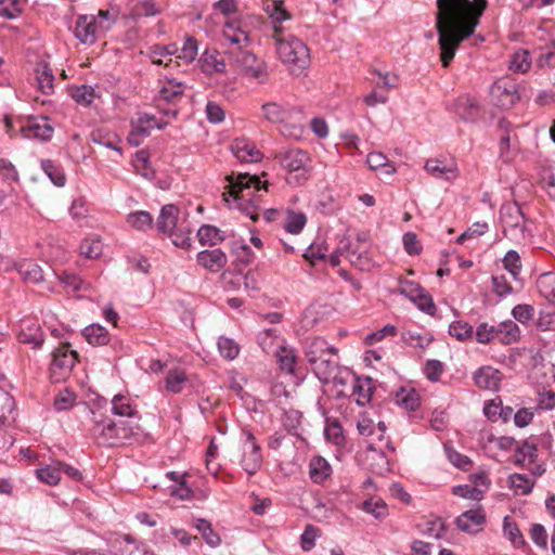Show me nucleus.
<instances>
[{
	"label": "nucleus",
	"instance_id": "nucleus-1",
	"mask_svg": "<svg viewBox=\"0 0 555 555\" xmlns=\"http://www.w3.org/2000/svg\"><path fill=\"white\" fill-rule=\"evenodd\" d=\"M436 28L440 60L448 67L460 44L473 36L488 8V0H437Z\"/></svg>",
	"mask_w": 555,
	"mask_h": 555
},
{
	"label": "nucleus",
	"instance_id": "nucleus-2",
	"mask_svg": "<svg viewBox=\"0 0 555 555\" xmlns=\"http://www.w3.org/2000/svg\"><path fill=\"white\" fill-rule=\"evenodd\" d=\"M223 38L229 42L225 54L229 64L242 76L264 83L268 79L267 64L247 50L250 37L242 29L238 21H228L223 26Z\"/></svg>",
	"mask_w": 555,
	"mask_h": 555
},
{
	"label": "nucleus",
	"instance_id": "nucleus-3",
	"mask_svg": "<svg viewBox=\"0 0 555 555\" xmlns=\"http://www.w3.org/2000/svg\"><path fill=\"white\" fill-rule=\"evenodd\" d=\"M92 415V425L89 434L100 447L115 448L125 444L140 443L146 439V434L140 423L134 420H112L95 412L83 404Z\"/></svg>",
	"mask_w": 555,
	"mask_h": 555
},
{
	"label": "nucleus",
	"instance_id": "nucleus-4",
	"mask_svg": "<svg viewBox=\"0 0 555 555\" xmlns=\"http://www.w3.org/2000/svg\"><path fill=\"white\" fill-rule=\"evenodd\" d=\"M228 180V192L223 193V199L230 203L229 197H231L235 207L246 214L253 221H257L261 209V192H267V184L261 182L258 177L248 173L238 175L236 178L231 176Z\"/></svg>",
	"mask_w": 555,
	"mask_h": 555
},
{
	"label": "nucleus",
	"instance_id": "nucleus-5",
	"mask_svg": "<svg viewBox=\"0 0 555 555\" xmlns=\"http://www.w3.org/2000/svg\"><path fill=\"white\" fill-rule=\"evenodd\" d=\"M262 117L281 126V133L288 138L299 139L304 133L305 114L300 106L269 101L261 105Z\"/></svg>",
	"mask_w": 555,
	"mask_h": 555
},
{
	"label": "nucleus",
	"instance_id": "nucleus-6",
	"mask_svg": "<svg viewBox=\"0 0 555 555\" xmlns=\"http://www.w3.org/2000/svg\"><path fill=\"white\" fill-rule=\"evenodd\" d=\"M275 50L280 60L286 64L295 75H300L310 65L308 47L291 34H285L282 28H275L272 34Z\"/></svg>",
	"mask_w": 555,
	"mask_h": 555
},
{
	"label": "nucleus",
	"instance_id": "nucleus-7",
	"mask_svg": "<svg viewBox=\"0 0 555 555\" xmlns=\"http://www.w3.org/2000/svg\"><path fill=\"white\" fill-rule=\"evenodd\" d=\"M490 93L493 104L503 109L512 108L520 100L518 85L508 78L495 81Z\"/></svg>",
	"mask_w": 555,
	"mask_h": 555
},
{
	"label": "nucleus",
	"instance_id": "nucleus-8",
	"mask_svg": "<svg viewBox=\"0 0 555 555\" xmlns=\"http://www.w3.org/2000/svg\"><path fill=\"white\" fill-rule=\"evenodd\" d=\"M77 360V353L70 350L69 345L57 347L52 353L50 365L51 379L56 383L63 380L72 371Z\"/></svg>",
	"mask_w": 555,
	"mask_h": 555
},
{
	"label": "nucleus",
	"instance_id": "nucleus-9",
	"mask_svg": "<svg viewBox=\"0 0 555 555\" xmlns=\"http://www.w3.org/2000/svg\"><path fill=\"white\" fill-rule=\"evenodd\" d=\"M245 442L243 444V455L241 466L249 475H255L261 467L262 455L261 448L257 443L254 434L250 430H243Z\"/></svg>",
	"mask_w": 555,
	"mask_h": 555
},
{
	"label": "nucleus",
	"instance_id": "nucleus-10",
	"mask_svg": "<svg viewBox=\"0 0 555 555\" xmlns=\"http://www.w3.org/2000/svg\"><path fill=\"white\" fill-rule=\"evenodd\" d=\"M370 244H357L347 240V242H340L339 251L345 253L346 258L358 269L367 270L371 264L367 256Z\"/></svg>",
	"mask_w": 555,
	"mask_h": 555
},
{
	"label": "nucleus",
	"instance_id": "nucleus-11",
	"mask_svg": "<svg viewBox=\"0 0 555 555\" xmlns=\"http://www.w3.org/2000/svg\"><path fill=\"white\" fill-rule=\"evenodd\" d=\"M75 37L83 44H93L98 38L104 35L98 23L91 15L78 16L74 29Z\"/></svg>",
	"mask_w": 555,
	"mask_h": 555
},
{
	"label": "nucleus",
	"instance_id": "nucleus-12",
	"mask_svg": "<svg viewBox=\"0 0 555 555\" xmlns=\"http://www.w3.org/2000/svg\"><path fill=\"white\" fill-rule=\"evenodd\" d=\"M337 352H330V354L319 358L318 361L311 364L312 371L318 379L323 384H330L332 379L336 378V373H339V365L336 361Z\"/></svg>",
	"mask_w": 555,
	"mask_h": 555
},
{
	"label": "nucleus",
	"instance_id": "nucleus-13",
	"mask_svg": "<svg viewBox=\"0 0 555 555\" xmlns=\"http://www.w3.org/2000/svg\"><path fill=\"white\" fill-rule=\"evenodd\" d=\"M281 166L289 172L306 171L310 158L307 152L299 149H288L279 155Z\"/></svg>",
	"mask_w": 555,
	"mask_h": 555
},
{
	"label": "nucleus",
	"instance_id": "nucleus-14",
	"mask_svg": "<svg viewBox=\"0 0 555 555\" xmlns=\"http://www.w3.org/2000/svg\"><path fill=\"white\" fill-rule=\"evenodd\" d=\"M21 131L27 138H37L42 141L51 139L53 127L49 124L47 117L29 118L25 125L21 126Z\"/></svg>",
	"mask_w": 555,
	"mask_h": 555
},
{
	"label": "nucleus",
	"instance_id": "nucleus-15",
	"mask_svg": "<svg viewBox=\"0 0 555 555\" xmlns=\"http://www.w3.org/2000/svg\"><path fill=\"white\" fill-rule=\"evenodd\" d=\"M502 379L501 372L492 366H481L474 373V382L480 389L495 391Z\"/></svg>",
	"mask_w": 555,
	"mask_h": 555
},
{
	"label": "nucleus",
	"instance_id": "nucleus-16",
	"mask_svg": "<svg viewBox=\"0 0 555 555\" xmlns=\"http://www.w3.org/2000/svg\"><path fill=\"white\" fill-rule=\"evenodd\" d=\"M112 413L119 420H134L140 423L141 416L132 400L122 395H116L112 399Z\"/></svg>",
	"mask_w": 555,
	"mask_h": 555
},
{
	"label": "nucleus",
	"instance_id": "nucleus-17",
	"mask_svg": "<svg viewBox=\"0 0 555 555\" xmlns=\"http://www.w3.org/2000/svg\"><path fill=\"white\" fill-rule=\"evenodd\" d=\"M197 262L210 272H218L227 266L228 257L220 249H206L197 254Z\"/></svg>",
	"mask_w": 555,
	"mask_h": 555
},
{
	"label": "nucleus",
	"instance_id": "nucleus-18",
	"mask_svg": "<svg viewBox=\"0 0 555 555\" xmlns=\"http://www.w3.org/2000/svg\"><path fill=\"white\" fill-rule=\"evenodd\" d=\"M486 521L481 507L466 511L456 518V526L460 530L468 533L478 532Z\"/></svg>",
	"mask_w": 555,
	"mask_h": 555
},
{
	"label": "nucleus",
	"instance_id": "nucleus-19",
	"mask_svg": "<svg viewBox=\"0 0 555 555\" xmlns=\"http://www.w3.org/2000/svg\"><path fill=\"white\" fill-rule=\"evenodd\" d=\"M330 352H337V349L322 337L308 338L305 343V354L310 365Z\"/></svg>",
	"mask_w": 555,
	"mask_h": 555
},
{
	"label": "nucleus",
	"instance_id": "nucleus-20",
	"mask_svg": "<svg viewBox=\"0 0 555 555\" xmlns=\"http://www.w3.org/2000/svg\"><path fill=\"white\" fill-rule=\"evenodd\" d=\"M425 170L428 171L433 177L437 179H443L446 181H453L459 176V170L455 165H446L439 159H428L425 163Z\"/></svg>",
	"mask_w": 555,
	"mask_h": 555
},
{
	"label": "nucleus",
	"instance_id": "nucleus-21",
	"mask_svg": "<svg viewBox=\"0 0 555 555\" xmlns=\"http://www.w3.org/2000/svg\"><path fill=\"white\" fill-rule=\"evenodd\" d=\"M178 216L179 208L176 205L167 204L163 206L156 222L157 230L164 234H168L170 231L175 230L177 228Z\"/></svg>",
	"mask_w": 555,
	"mask_h": 555
},
{
	"label": "nucleus",
	"instance_id": "nucleus-22",
	"mask_svg": "<svg viewBox=\"0 0 555 555\" xmlns=\"http://www.w3.org/2000/svg\"><path fill=\"white\" fill-rule=\"evenodd\" d=\"M231 151L242 163L257 162L261 157L256 146L245 140H235L231 145Z\"/></svg>",
	"mask_w": 555,
	"mask_h": 555
},
{
	"label": "nucleus",
	"instance_id": "nucleus-23",
	"mask_svg": "<svg viewBox=\"0 0 555 555\" xmlns=\"http://www.w3.org/2000/svg\"><path fill=\"white\" fill-rule=\"evenodd\" d=\"M455 113L463 120H474L479 113V104L472 96H460L455 102Z\"/></svg>",
	"mask_w": 555,
	"mask_h": 555
},
{
	"label": "nucleus",
	"instance_id": "nucleus-24",
	"mask_svg": "<svg viewBox=\"0 0 555 555\" xmlns=\"http://www.w3.org/2000/svg\"><path fill=\"white\" fill-rule=\"evenodd\" d=\"M202 70L206 74L222 73L225 63L217 50H205L199 59Z\"/></svg>",
	"mask_w": 555,
	"mask_h": 555
},
{
	"label": "nucleus",
	"instance_id": "nucleus-25",
	"mask_svg": "<svg viewBox=\"0 0 555 555\" xmlns=\"http://www.w3.org/2000/svg\"><path fill=\"white\" fill-rule=\"evenodd\" d=\"M373 393L371 377H353L352 396L356 397L358 405H365L370 402Z\"/></svg>",
	"mask_w": 555,
	"mask_h": 555
},
{
	"label": "nucleus",
	"instance_id": "nucleus-26",
	"mask_svg": "<svg viewBox=\"0 0 555 555\" xmlns=\"http://www.w3.org/2000/svg\"><path fill=\"white\" fill-rule=\"evenodd\" d=\"M332 473L331 465L322 456H314L309 463V476L315 483H322Z\"/></svg>",
	"mask_w": 555,
	"mask_h": 555
},
{
	"label": "nucleus",
	"instance_id": "nucleus-27",
	"mask_svg": "<svg viewBox=\"0 0 555 555\" xmlns=\"http://www.w3.org/2000/svg\"><path fill=\"white\" fill-rule=\"evenodd\" d=\"M36 75H37V81H38V88L39 90L44 94H50L53 92L54 86V75L52 73V69L46 62H39L36 65Z\"/></svg>",
	"mask_w": 555,
	"mask_h": 555
},
{
	"label": "nucleus",
	"instance_id": "nucleus-28",
	"mask_svg": "<svg viewBox=\"0 0 555 555\" xmlns=\"http://www.w3.org/2000/svg\"><path fill=\"white\" fill-rule=\"evenodd\" d=\"M83 337L92 346H104L109 343L107 330L100 324H91L82 331Z\"/></svg>",
	"mask_w": 555,
	"mask_h": 555
},
{
	"label": "nucleus",
	"instance_id": "nucleus-29",
	"mask_svg": "<svg viewBox=\"0 0 555 555\" xmlns=\"http://www.w3.org/2000/svg\"><path fill=\"white\" fill-rule=\"evenodd\" d=\"M184 86L173 79L168 80L158 92V101L176 103L182 98Z\"/></svg>",
	"mask_w": 555,
	"mask_h": 555
},
{
	"label": "nucleus",
	"instance_id": "nucleus-30",
	"mask_svg": "<svg viewBox=\"0 0 555 555\" xmlns=\"http://www.w3.org/2000/svg\"><path fill=\"white\" fill-rule=\"evenodd\" d=\"M197 236L199 243L203 246H214L218 243H221L225 238L223 232L220 229L209 224L202 225L197 231Z\"/></svg>",
	"mask_w": 555,
	"mask_h": 555
},
{
	"label": "nucleus",
	"instance_id": "nucleus-31",
	"mask_svg": "<svg viewBox=\"0 0 555 555\" xmlns=\"http://www.w3.org/2000/svg\"><path fill=\"white\" fill-rule=\"evenodd\" d=\"M366 163L372 170H382L385 175H392L396 172L395 165L380 152L369 153L366 156Z\"/></svg>",
	"mask_w": 555,
	"mask_h": 555
},
{
	"label": "nucleus",
	"instance_id": "nucleus-32",
	"mask_svg": "<svg viewBox=\"0 0 555 555\" xmlns=\"http://www.w3.org/2000/svg\"><path fill=\"white\" fill-rule=\"evenodd\" d=\"M537 287L545 299L555 304V273H542L537 280Z\"/></svg>",
	"mask_w": 555,
	"mask_h": 555
},
{
	"label": "nucleus",
	"instance_id": "nucleus-33",
	"mask_svg": "<svg viewBox=\"0 0 555 555\" xmlns=\"http://www.w3.org/2000/svg\"><path fill=\"white\" fill-rule=\"evenodd\" d=\"M119 555H153L144 546L137 545L130 535L116 538Z\"/></svg>",
	"mask_w": 555,
	"mask_h": 555
},
{
	"label": "nucleus",
	"instance_id": "nucleus-34",
	"mask_svg": "<svg viewBox=\"0 0 555 555\" xmlns=\"http://www.w3.org/2000/svg\"><path fill=\"white\" fill-rule=\"evenodd\" d=\"M501 219L509 228H524L525 216L517 204L503 208Z\"/></svg>",
	"mask_w": 555,
	"mask_h": 555
},
{
	"label": "nucleus",
	"instance_id": "nucleus-35",
	"mask_svg": "<svg viewBox=\"0 0 555 555\" xmlns=\"http://www.w3.org/2000/svg\"><path fill=\"white\" fill-rule=\"evenodd\" d=\"M18 340L22 344L31 345L33 348H40L44 338L41 328L34 324L33 326L22 328L18 334Z\"/></svg>",
	"mask_w": 555,
	"mask_h": 555
},
{
	"label": "nucleus",
	"instance_id": "nucleus-36",
	"mask_svg": "<svg viewBox=\"0 0 555 555\" xmlns=\"http://www.w3.org/2000/svg\"><path fill=\"white\" fill-rule=\"evenodd\" d=\"M520 337V330L518 325L512 321H504L500 323L499 341L504 345L516 343Z\"/></svg>",
	"mask_w": 555,
	"mask_h": 555
},
{
	"label": "nucleus",
	"instance_id": "nucleus-37",
	"mask_svg": "<svg viewBox=\"0 0 555 555\" xmlns=\"http://www.w3.org/2000/svg\"><path fill=\"white\" fill-rule=\"evenodd\" d=\"M509 487L515 494L527 495L534 486V480L524 474H513L508 478Z\"/></svg>",
	"mask_w": 555,
	"mask_h": 555
},
{
	"label": "nucleus",
	"instance_id": "nucleus-38",
	"mask_svg": "<svg viewBox=\"0 0 555 555\" xmlns=\"http://www.w3.org/2000/svg\"><path fill=\"white\" fill-rule=\"evenodd\" d=\"M18 273L24 281L39 283L43 281V273L40 266L34 261H24L18 266Z\"/></svg>",
	"mask_w": 555,
	"mask_h": 555
},
{
	"label": "nucleus",
	"instance_id": "nucleus-39",
	"mask_svg": "<svg viewBox=\"0 0 555 555\" xmlns=\"http://www.w3.org/2000/svg\"><path fill=\"white\" fill-rule=\"evenodd\" d=\"M396 400L406 411H415L420 406V396L415 389L402 388L397 392Z\"/></svg>",
	"mask_w": 555,
	"mask_h": 555
},
{
	"label": "nucleus",
	"instance_id": "nucleus-40",
	"mask_svg": "<svg viewBox=\"0 0 555 555\" xmlns=\"http://www.w3.org/2000/svg\"><path fill=\"white\" fill-rule=\"evenodd\" d=\"M41 169L46 172V175L50 178L56 186H64L66 182L65 175L61 167L55 164L51 159H42L41 160Z\"/></svg>",
	"mask_w": 555,
	"mask_h": 555
},
{
	"label": "nucleus",
	"instance_id": "nucleus-41",
	"mask_svg": "<svg viewBox=\"0 0 555 555\" xmlns=\"http://www.w3.org/2000/svg\"><path fill=\"white\" fill-rule=\"evenodd\" d=\"M127 222L139 231H146L153 227V217L145 210H139L129 214Z\"/></svg>",
	"mask_w": 555,
	"mask_h": 555
},
{
	"label": "nucleus",
	"instance_id": "nucleus-42",
	"mask_svg": "<svg viewBox=\"0 0 555 555\" xmlns=\"http://www.w3.org/2000/svg\"><path fill=\"white\" fill-rule=\"evenodd\" d=\"M503 531L515 547H521L526 544L517 524L511 520L508 516L504 518Z\"/></svg>",
	"mask_w": 555,
	"mask_h": 555
},
{
	"label": "nucleus",
	"instance_id": "nucleus-43",
	"mask_svg": "<svg viewBox=\"0 0 555 555\" xmlns=\"http://www.w3.org/2000/svg\"><path fill=\"white\" fill-rule=\"evenodd\" d=\"M531 67V57L527 50H518L509 61V69L515 73H527Z\"/></svg>",
	"mask_w": 555,
	"mask_h": 555
},
{
	"label": "nucleus",
	"instance_id": "nucleus-44",
	"mask_svg": "<svg viewBox=\"0 0 555 555\" xmlns=\"http://www.w3.org/2000/svg\"><path fill=\"white\" fill-rule=\"evenodd\" d=\"M503 266L514 280H519L522 266L520 256L516 250L511 249L505 254L503 258Z\"/></svg>",
	"mask_w": 555,
	"mask_h": 555
},
{
	"label": "nucleus",
	"instance_id": "nucleus-45",
	"mask_svg": "<svg viewBox=\"0 0 555 555\" xmlns=\"http://www.w3.org/2000/svg\"><path fill=\"white\" fill-rule=\"evenodd\" d=\"M195 528L202 533L203 539L208 545L215 547L220 544V537L212 530L210 522L206 519H196Z\"/></svg>",
	"mask_w": 555,
	"mask_h": 555
},
{
	"label": "nucleus",
	"instance_id": "nucleus-46",
	"mask_svg": "<svg viewBox=\"0 0 555 555\" xmlns=\"http://www.w3.org/2000/svg\"><path fill=\"white\" fill-rule=\"evenodd\" d=\"M186 382V374L184 371L176 369L168 373L166 377V389L172 393H178L183 389Z\"/></svg>",
	"mask_w": 555,
	"mask_h": 555
},
{
	"label": "nucleus",
	"instance_id": "nucleus-47",
	"mask_svg": "<svg viewBox=\"0 0 555 555\" xmlns=\"http://www.w3.org/2000/svg\"><path fill=\"white\" fill-rule=\"evenodd\" d=\"M362 509L372 514L376 519H383L388 515L387 504L382 499H370L364 501Z\"/></svg>",
	"mask_w": 555,
	"mask_h": 555
},
{
	"label": "nucleus",
	"instance_id": "nucleus-48",
	"mask_svg": "<svg viewBox=\"0 0 555 555\" xmlns=\"http://www.w3.org/2000/svg\"><path fill=\"white\" fill-rule=\"evenodd\" d=\"M218 349L227 360H234L240 353V346L232 338L225 336L219 337Z\"/></svg>",
	"mask_w": 555,
	"mask_h": 555
},
{
	"label": "nucleus",
	"instance_id": "nucleus-49",
	"mask_svg": "<svg viewBox=\"0 0 555 555\" xmlns=\"http://www.w3.org/2000/svg\"><path fill=\"white\" fill-rule=\"evenodd\" d=\"M307 222L306 215L302 212L289 211L287 214L284 229L292 234H298Z\"/></svg>",
	"mask_w": 555,
	"mask_h": 555
},
{
	"label": "nucleus",
	"instance_id": "nucleus-50",
	"mask_svg": "<svg viewBox=\"0 0 555 555\" xmlns=\"http://www.w3.org/2000/svg\"><path fill=\"white\" fill-rule=\"evenodd\" d=\"M72 98L80 105L89 106L94 98H95V91L91 86H79L72 90L70 92Z\"/></svg>",
	"mask_w": 555,
	"mask_h": 555
},
{
	"label": "nucleus",
	"instance_id": "nucleus-51",
	"mask_svg": "<svg viewBox=\"0 0 555 555\" xmlns=\"http://www.w3.org/2000/svg\"><path fill=\"white\" fill-rule=\"evenodd\" d=\"M36 476L40 481L49 486H55L61 479L60 467L55 464L53 466L38 468L36 469Z\"/></svg>",
	"mask_w": 555,
	"mask_h": 555
},
{
	"label": "nucleus",
	"instance_id": "nucleus-52",
	"mask_svg": "<svg viewBox=\"0 0 555 555\" xmlns=\"http://www.w3.org/2000/svg\"><path fill=\"white\" fill-rule=\"evenodd\" d=\"M76 399V395L69 389L65 388L61 390L54 398V408L59 412L67 411L74 406Z\"/></svg>",
	"mask_w": 555,
	"mask_h": 555
},
{
	"label": "nucleus",
	"instance_id": "nucleus-53",
	"mask_svg": "<svg viewBox=\"0 0 555 555\" xmlns=\"http://www.w3.org/2000/svg\"><path fill=\"white\" fill-rule=\"evenodd\" d=\"M191 233L192 231L190 229H184L182 225H180L170 231L168 235L171 237L175 246L185 249L191 246Z\"/></svg>",
	"mask_w": 555,
	"mask_h": 555
},
{
	"label": "nucleus",
	"instance_id": "nucleus-54",
	"mask_svg": "<svg viewBox=\"0 0 555 555\" xmlns=\"http://www.w3.org/2000/svg\"><path fill=\"white\" fill-rule=\"evenodd\" d=\"M537 65L539 67H555V40L540 49Z\"/></svg>",
	"mask_w": 555,
	"mask_h": 555
},
{
	"label": "nucleus",
	"instance_id": "nucleus-55",
	"mask_svg": "<svg viewBox=\"0 0 555 555\" xmlns=\"http://www.w3.org/2000/svg\"><path fill=\"white\" fill-rule=\"evenodd\" d=\"M473 333V326L464 321H455L449 326V334L460 341L470 338Z\"/></svg>",
	"mask_w": 555,
	"mask_h": 555
},
{
	"label": "nucleus",
	"instance_id": "nucleus-56",
	"mask_svg": "<svg viewBox=\"0 0 555 555\" xmlns=\"http://www.w3.org/2000/svg\"><path fill=\"white\" fill-rule=\"evenodd\" d=\"M276 357L279 359L280 366L283 371L287 373H294L296 356L293 349L281 347L280 350L276 352Z\"/></svg>",
	"mask_w": 555,
	"mask_h": 555
},
{
	"label": "nucleus",
	"instance_id": "nucleus-57",
	"mask_svg": "<svg viewBox=\"0 0 555 555\" xmlns=\"http://www.w3.org/2000/svg\"><path fill=\"white\" fill-rule=\"evenodd\" d=\"M270 17L274 25L273 33H275V28H282L281 23L291 18L289 13L284 8V2L282 0H274L272 3V10L270 12Z\"/></svg>",
	"mask_w": 555,
	"mask_h": 555
},
{
	"label": "nucleus",
	"instance_id": "nucleus-58",
	"mask_svg": "<svg viewBox=\"0 0 555 555\" xmlns=\"http://www.w3.org/2000/svg\"><path fill=\"white\" fill-rule=\"evenodd\" d=\"M452 493L456 496L469 499L473 501H480L483 498L482 490L469 485L455 486L452 489Z\"/></svg>",
	"mask_w": 555,
	"mask_h": 555
},
{
	"label": "nucleus",
	"instance_id": "nucleus-59",
	"mask_svg": "<svg viewBox=\"0 0 555 555\" xmlns=\"http://www.w3.org/2000/svg\"><path fill=\"white\" fill-rule=\"evenodd\" d=\"M22 12L20 0H0V16L13 20L16 18Z\"/></svg>",
	"mask_w": 555,
	"mask_h": 555
},
{
	"label": "nucleus",
	"instance_id": "nucleus-60",
	"mask_svg": "<svg viewBox=\"0 0 555 555\" xmlns=\"http://www.w3.org/2000/svg\"><path fill=\"white\" fill-rule=\"evenodd\" d=\"M319 528L313 525H307L300 538L301 548L306 552L311 551L315 545V539L319 537Z\"/></svg>",
	"mask_w": 555,
	"mask_h": 555
},
{
	"label": "nucleus",
	"instance_id": "nucleus-61",
	"mask_svg": "<svg viewBox=\"0 0 555 555\" xmlns=\"http://www.w3.org/2000/svg\"><path fill=\"white\" fill-rule=\"evenodd\" d=\"M102 243L96 238L85 240L80 244L81 254L90 259L99 257L102 254Z\"/></svg>",
	"mask_w": 555,
	"mask_h": 555
},
{
	"label": "nucleus",
	"instance_id": "nucleus-62",
	"mask_svg": "<svg viewBox=\"0 0 555 555\" xmlns=\"http://www.w3.org/2000/svg\"><path fill=\"white\" fill-rule=\"evenodd\" d=\"M60 279L64 287L73 292L86 289L89 286L80 276L76 275L75 273L64 272Z\"/></svg>",
	"mask_w": 555,
	"mask_h": 555
},
{
	"label": "nucleus",
	"instance_id": "nucleus-63",
	"mask_svg": "<svg viewBox=\"0 0 555 555\" xmlns=\"http://www.w3.org/2000/svg\"><path fill=\"white\" fill-rule=\"evenodd\" d=\"M196 56H197V41L194 38L189 37V38H186L181 50L179 51V54L177 57L185 61L186 63H191L195 60Z\"/></svg>",
	"mask_w": 555,
	"mask_h": 555
},
{
	"label": "nucleus",
	"instance_id": "nucleus-64",
	"mask_svg": "<svg viewBox=\"0 0 555 555\" xmlns=\"http://www.w3.org/2000/svg\"><path fill=\"white\" fill-rule=\"evenodd\" d=\"M149 158L150 155L147 151L140 150L135 153V157L133 160V165L138 171L142 173V176L146 178H151L153 176L152 170L149 168Z\"/></svg>",
	"mask_w": 555,
	"mask_h": 555
}]
</instances>
